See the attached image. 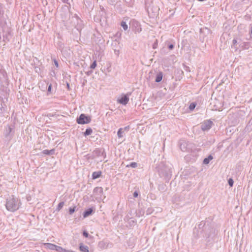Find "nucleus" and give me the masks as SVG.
<instances>
[{
  "instance_id": "09e8293b",
  "label": "nucleus",
  "mask_w": 252,
  "mask_h": 252,
  "mask_svg": "<svg viewBox=\"0 0 252 252\" xmlns=\"http://www.w3.org/2000/svg\"><path fill=\"white\" fill-rule=\"evenodd\" d=\"M144 211H140V213L142 215H144Z\"/></svg>"
},
{
  "instance_id": "c85d7f7f",
  "label": "nucleus",
  "mask_w": 252,
  "mask_h": 252,
  "mask_svg": "<svg viewBox=\"0 0 252 252\" xmlns=\"http://www.w3.org/2000/svg\"><path fill=\"white\" fill-rule=\"evenodd\" d=\"M128 6H131L133 4L132 0H124Z\"/></svg>"
},
{
  "instance_id": "49530a36",
  "label": "nucleus",
  "mask_w": 252,
  "mask_h": 252,
  "mask_svg": "<svg viewBox=\"0 0 252 252\" xmlns=\"http://www.w3.org/2000/svg\"><path fill=\"white\" fill-rule=\"evenodd\" d=\"M236 167L239 169V168L240 169L241 168V166L240 165H239V164H237V166H236Z\"/></svg>"
},
{
  "instance_id": "c03bdc74",
  "label": "nucleus",
  "mask_w": 252,
  "mask_h": 252,
  "mask_svg": "<svg viewBox=\"0 0 252 252\" xmlns=\"http://www.w3.org/2000/svg\"><path fill=\"white\" fill-rule=\"evenodd\" d=\"M63 2L68 3V0H61Z\"/></svg>"
},
{
  "instance_id": "bb28decb",
  "label": "nucleus",
  "mask_w": 252,
  "mask_h": 252,
  "mask_svg": "<svg viewBox=\"0 0 252 252\" xmlns=\"http://www.w3.org/2000/svg\"><path fill=\"white\" fill-rule=\"evenodd\" d=\"M75 210H76V206L69 208V214H70V215L72 214L75 211Z\"/></svg>"
},
{
  "instance_id": "72a5a7b5",
  "label": "nucleus",
  "mask_w": 252,
  "mask_h": 252,
  "mask_svg": "<svg viewBox=\"0 0 252 252\" xmlns=\"http://www.w3.org/2000/svg\"><path fill=\"white\" fill-rule=\"evenodd\" d=\"M118 44H119V42H118V41L117 40H115L114 41H113L112 45L113 46H116Z\"/></svg>"
},
{
  "instance_id": "a18cd8bd",
  "label": "nucleus",
  "mask_w": 252,
  "mask_h": 252,
  "mask_svg": "<svg viewBox=\"0 0 252 252\" xmlns=\"http://www.w3.org/2000/svg\"><path fill=\"white\" fill-rule=\"evenodd\" d=\"M232 42L233 44L235 45L237 43V40L236 39H233Z\"/></svg>"
},
{
  "instance_id": "4be33fe9",
  "label": "nucleus",
  "mask_w": 252,
  "mask_h": 252,
  "mask_svg": "<svg viewBox=\"0 0 252 252\" xmlns=\"http://www.w3.org/2000/svg\"><path fill=\"white\" fill-rule=\"evenodd\" d=\"M126 167L134 168L137 167V163L135 162H132L129 164L126 165Z\"/></svg>"
},
{
  "instance_id": "2eb2a0df",
  "label": "nucleus",
  "mask_w": 252,
  "mask_h": 252,
  "mask_svg": "<svg viewBox=\"0 0 252 252\" xmlns=\"http://www.w3.org/2000/svg\"><path fill=\"white\" fill-rule=\"evenodd\" d=\"M55 153V150L54 149L49 150H44L42 151V153L46 155H53Z\"/></svg>"
},
{
  "instance_id": "9d476101",
  "label": "nucleus",
  "mask_w": 252,
  "mask_h": 252,
  "mask_svg": "<svg viewBox=\"0 0 252 252\" xmlns=\"http://www.w3.org/2000/svg\"><path fill=\"white\" fill-rule=\"evenodd\" d=\"M95 208L94 207H90L83 212V216L84 218H86L89 216L91 215L94 212Z\"/></svg>"
},
{
  "instance_id": "c9c22d12",
  "label": "nucleus",
  "mask_w": 252,
  "mask_h": 252,
  "mask_svg": "<svg viewBox=\"0 0 252 252\" xmlns=\"http://www.w3.org/2000/svg\"><path fill=\"white\" fill-rule=\"evenodd\" d=\"M114 53L117 56H118L120 53L119 50H117L116 49H115L114 50Z\"/></svg>"
},
{
  "instance_id": "9b49d317",
  "label": "nucleus",
  "mask_w": 252,
  "mask_h": 252,
  "mask_svg": "<svg viewBox=\"0 0 252 252\" xmlns=\"http://www.w3.org/2000/svg\"><path fill=\"white\" fill-rule=\"evenodd\" d=\"M93 193L94 195L99 196L101 197L103 193V189L102 187H95L93 190Z\"/></svg>"
},
{
  "instance_id": "e433bc0d",
  "label": "nucleus",
  "mask_w": 252,
  "mask_h": 252,
  "mask_svg": "<svg viewBox=\"0 0 252 252\" xmlns=\"http://www.w3.org/2000/svg\"><path fill=\"white\" fill-rule=\"evenodd\" d=\"M133 196H134V197H138V192L137 191H136H136H135L133 192Z\"/></svg>"
},
{
  "instance_id": "a878e982",
  "label": "nucleus",
  "mask_w": 252,
  "mask_h": 252,
  "mask_svg": "<svg viewBox=\"0 0 252 252\" xmlns=\"http://www.w3.org/2000/svg\"><path fill=\"white\" fill-rule=\"evenodd\" d=\"M63 205H64V202L62 201V202H60L57 206L56 210L58 211H59L61 209H62Z\"/></svg>"
},
{
  "instance_id": "20e7f679",
  "label": "nucleus",
  "mask_w": 252,
  "mask_h": 252,
  "mask_svg": "<svg viewBox=\"0 0 252 252\" xmlns=\"http://www.w3.org/2000/svg\"><path fill=\"white\" fill-rule=\"evenodd\" d=\"M91 121V117L87 116L85 114H81L76 119L77 123L81 125L89 124Z\"/></svg>"
},
{
  "instance_id": "1a4fd4ad",
  "label": "nucleus",
  "mask_w": 252,
  "mask_h": 252,
  "mask_svg": "<svg viewBox=\"0 0 252 252\" xmlns=\"http://www.w3.org/2000/svg\"><path fill=\"white\" fill-rule=\"evenodd\" d=\"M12 128L9 126L5 127L3 134L5 137L7 139H10L12 138L13 136V133H12Z\"/></svg>"
},
{
  "instance_id": "7ed1b4c3",
  "label": "nucleus",
  "mask_w": 252,
  "mask_h": 252,
  "mask_svg": "<svg viewBox=\"0 0 252 252\" xmlns=\"http://www.w3.org/2000/svg\"><path fill=\"white\" fill-rule=\"evenodd\" d=\"M180 149L184 152H191L195 149V145L189 141L181 140L179 142Z\"/></svg>"
},
{
  "instance_id": "f03ea898",
  "label": "nucleus",
  "mask_w": 252,
  "mask_h": 252,
  "mask_svg": "<svg viewBox=\"0 0 252 252\" xmlns=\"http://www.w3.org/2000/svg\"><path fill=\"white\" fill-rule=\"evenodd\" d=\"M20 204V200L14 195H11L7 198L5 206L8 211L15 212L19 208Z\"/></svg>"
},
{
  "instance_id": "3c124183",
  "label": "nucleus",
  "mask_w": 252,
  "mask_h": 252,
  "mask_svg": "<svg viewBox=\"0 0 252 252\" xmlns=\"http://www.w3.org/2000/svg\"><path fill=\"white\" fill-rule=\"evenodd\" d=\"M251 34L252 36V28H251Z\"/></svg>"
},
{
  "instance_id": "cd10ccee",
  "label": "nucleus",
  "mask_w": 252,
  "mask_h": 252,
  "mask_svg": "<svg viewBox=\"0 0 252 252\" xmlns=\"http://www.w3.org/2000/svg\"><path fill=\"white\" fill-rule=\"evenodd\" d=\"M97 65L96 61H94L93 62V63L90 65V68L94 69Z\"/></svg>"
},
{
  "instance_id": "37998d69",
  "label": "nucleus",
  "mask_w": 252,
  "mask_h": 252,
  "mask_svg": "<svg viewBox=\"0 0 252 252\" xmlns=\"http://www.w3.org/2000/svg\"><path fill=\"white\" fill-rule=\"evenodd\" d=\"M66 87H67V88L68 90H70V85H69V84L68 82H66Z\"/></svg>"
},
{
  "instance_id": "5701e85b",
  "label": "nucleus",
  "mask_w": 252,
  "mask_h": 252,
  "mask_svg": "<svg viewBox=\"0 0 252 252\" xmlns=\"http://www.w3.org/2000/svg\"><path fill=\"white\" fill-rule=\"evenodd\" d=\"M121 26L123 27L124 30L126 31L128 29V26L126 22L125 21H122L121 23Z\"/></svg>"
},
{
  "instance_id": "6ab92c4d",
  "label": "nucleus",
  "mask_w": 252,
  "mask_h": 252,
  "mask_svg": "<svg viewBox=\"0 0 252 252\" xmlns=\"http://www.w3.org/2000/svg\"><path fill=\"white\" fill-rule=\"evenodd\" d=\"M93 130L91 127L87 128L85 131L84 132V135L85 136H89L92 134Z\"/></svg>"
},
{
  "instance_id": "b1692460",
  "label": "nucleus",
  "mask_w": 252,
  "mask_h": 252,
  "mask_svg": "<svg viewBox=\"0 0 252 252\" xmlns=\"http://www.w3.org/2000/svg\"><path fill=\"white\" fill-rule=\"evenodd\" d=\"M124 132V131L123 130L122 128H120L119 129L118 132H117V135L118 138H122L123 135H122V133Z\"/></svg>"
},
{
  "instance_id": "f704fd0d",
  "label": "nucleus",
  "mask_w": 252,
  "mask_h": 252,
  "mask_svg": "<svg viewBox=\"0 0 252 252\" xmlns=\"http://www.w3.org/2000/svg\"><path fill=\"white\" fill-rule=\"evenodd\" d=\"M174 47V45L173 44H170L168 45V48L169 50L173 49Z\"/></svg>"
},
{
  "instance_id": "a19ab883",
  "label": "nucleus",
  "mask_w": 252,
  "mask_h": 252,
  "mask_svg": "<svg viewBox=\"0 0 252 252\" xmlns=\"http://www.w3.org/2000/svg\"><path fill=\"white\" fill-rule=\"evenodd\" d=\"M54 63L56 67H58L59 66V63L57 61L54 60Z\"/></svg>"
},
{
  "instance_id": "4c0bfd02",
  "label": "nucleus",
  "mask_w": 252,
  "mask_h": 252,
  "mask_svg": "<svg viewBox=\"0 0 252 252\" xmlns=\"http://www.w3.org/2000/svg\"><path fill=\"white\" fill-rule=\"evenodd\" d=\"M152 212V209H150V208H148L147 209V212H146V215H148L149 214H150Z\"/></svg>"
},
{
  "instance_id": "39448f33",
  "label": "nucleus",
  "mask_w": 252,
  "mask_h": 252,
  "mask_svg": "<svg viewBox=\"0 0 252 252\" xmlns=\"http://www.w3.org/2000/svg\"><path fill=\"white\" fill-rule=\"evenodd\" d=\"M130 27L132 31L135 33H140L141 32L142 28L140 23L135 20H131L130 22Z\"/></svg>"
},
{
  "instance_id": "a211bd4d",
  "label": "nucleus",
  "mask_w": 252,
  "mask_h": 252,
  "mask_svg": "<svg viewBox=\"0 0 252 252\" xmlns=\"http://www.w3.org/2000/svg\"><path fill=\"white\" fill-rule=\"evenodd\" d=\"M103 152H104V150H102L101 149H96L94 151V154L96 156H97L98 157H100V156H102V155L103 154Z\"/></svg>"
},
{
  "instance_id": "f257e3e1",
  "label": "nucleus",
  "mask_w": 252,
  "mask_h": 252,
  "mask_svg": "<svg viewBox=\"0 0 252 252\" xmlns=\"http://www.w3.org/2000/svg\"><path fill=\"white\" fill-rule=\"evenodd\" d=\"M172 165L161 162L156 167L159 176L168 181L172 176Z\"/></svg>"
},
{
  "instance_id": "c756f323",
  "label": "nucleus",
  "mask_w": 252,
  "mask_h": 252,
  "mask_svg": "<svg viewBox=\"0 0 252 252\" xmlns=\"http://www.w3.org/2000/svg\"><path fill=\"white\" fill-rule=\"evenodd\" d=\"M228 183L230 187H232L234 184L233 180L232 178H229L228 180Z\"/></svg>"
},
{
  "instance_id": "58836bf2",
  "label": "nucleus",
  "mask_w": 252,
  "mask_h": 252,
  "mask_svg": "<svg viewBox=\"0 0 252 252\" xmlns=\"http://www.w3.org/2000/svg\"><path fill=\"white\" fill-rule=\"evenodd\" d=\"M73 18H75L78 21H81V20L79 18V17L76 14H75L74 16L73 17Z\"/></svg>"
},
{
  "instance_id": "de8ad7c7",
  "label": "nucleus",
  "mask_w": 252,
  "mask_h": 252,
  "mask_svg": "<svg viewBox=\"0 0 252 252\" xmlns=\"http://www.w3.org/2000/svg\"><path fill=\"white\" fill-rule=\"evenodd\" d=\"M64 252H73L72 251L65 250Z\"/></svg>"
},
{
  "instance_id": "ddd939ff",
  "label": "nucleus",
  "mask_w": 252,
  "mask_h": 252,
  "mask_svg": "<svg viewBox=\"0 0 252 252\" xmlns=\"http://www.w3.org/2000/svg\"><path fill=\"white\" fill-rule=\"evenodd\" d=\"M79 250L82 252H89V247L87 246H85L83 243L79 244Z\"/></svg>"
},
{
  "instance_id": "ea45409f",
  "label": "nucleus",
  "mask_w": 252,
  "mask_h": 252,
  "mask_svg": "<svg viewBox=\"0 0 252 252\" xmlns=\"http://www.w3.org/2000/svg\"><path fill=\"white\" fill-rule=\"evenodd\" d=\"M157 46H158V43H157V41L156 42H155V43L153 44V48L154 49H155V48H157Z\"/></svg>"
},
{
  "instance_id": "412c9836",
  "label": "nucleus",
  "mask_w": 252,
  "mask_h": 252,
  "mask_svg": "<svg viewBox=\"0 0 252 252\" xmlns=\"http://www.w3.org/2000/svg\"><path fill=\"white\" fill-rule=\"evenodd\" d=\"M197 103L195 102H191L189 105V109L190 111H193L196 106Z\"/></svg>"
},
{
  "instance_id": "7c9ffc66",
  "label": "nucleus",
  "mask_w": 252,
  "mask_h": 252,
  "mask_svg": "<svg viewBox=\"0 0 252 252\" xmlns=\"http://www.w3.org/2000/svg\"><path fill=\"white\" fill-rule=\"evenodd\" d=\"M83 235L85 238H88L89 237V234L88 233V232L87 231L84 230L83 231Z\"/></svg>"
},
{
  "instance_id": "f8f14e48",
  "label": "nucleus",
  "mask_w": 252,
  "mask_h": 252,
  "mask_svg": "<svg viewBox=\"0 0 252 252\" xmlns=\"http://www.w3.org/2000/svg\"><path fill=\"white\" fill-rule=\"evenodd\" d=\"M0 99L1 100V102H0V113H3L6 111V106L3 104V98L0 95Z\"/></svg>"
},
{
  "instance_id": "6e6552de",
  "label": "nucleus",
  "mask_w": 252,
  "mask_h": 252,
  "mask_svg": "<svg viewBox=\"0 0 252 252\" xmlns=\"http://www.w3.org/2000/svg\"><path fill=\"white\" fill-rule=\"evenodd\" d=\"M200 36L202 37L203 40H204L205 37H206L209 34L212 33L211 31L207 27L201 28L199 30Z\"/></svg>"
},
{
  "instance_id": "423d86ee",
  "label": "nucleus",
  "mask_w": 252,
  "mask_h": 252,
  "mask_svg": "<svg viewBox=\"0 0 252 252\" xmlns=\"http://www.w3.org/2000/svg\"><path fill=\"white\" fill-rule=\"evenodd\" d=\"M213 125V123L210 120H206L201 123L200 128L203 131H207L211 128Z\"/></svg>"
},
{
  "instance_id": "4468645a",
  "label": "nucleus",
  "mask_w": 252,
  "mask_h": 252,
  "mask_svg": "<svg viewBox=\"0 0 252 252\" xmlns=\"http://www.w3.org/2000/svg\"><path fill=\"white\" fill-rule=\"evenodd\" d=\"M162 77H163L162 72H159L156 75L155 82L157 83L160 82L162 80Z\"/></svg>"
},
{
  "instance_id": "dca6fc26",
  "label": "nucleus",
  "mask_w": 252,
  "mask_h": 252,
  "mask_svg": "<svg viewBox=\"0 0 252 252\" xmlns=\"http://www.w3.org/2000/svg\"><path fill=\"white\" fill-rule=\"evenodd\" d=\"M101 171H95L92 174V178L93 179H96L99 178L101 175Z\"/></svg>"
},
{
  "instance_id": "aec40b11",
  "label": "nucleus",
  "mask_w": 252,
  "mask_h": 252,
  "mask_svg": "<svg viewBox=\"0 0 252 252\" xmlns=\"http://www.w3.org/2000/svg\"><path fill=\"white\" fill-rule=\"evenodd\" d=\"M46 245L48 249H49L50 250H55V249L56 248V247L57 246L55 244H53L51 243H47Z\"/></svg>"
},
{
  "instance_id": "0eeeda50",
  "label": "nucleus",
  "mask_w": 252,
  "mask_h": 252,
  "mask_svg": "<svg viewBox=\"0 0 252 252\" xmlns=\"http://www.w3.org/2000/svg\"><path fill=\"white\" fill-rule=\"evenodd\" d=\"M130 95L131 93H127L126 94H123L121 97L118 99V102L123 105H126L129 101V96Z\"/></svg>"
},
{
  "instance_id": "79ce46f5",
  "label": "nucleus",
  "mask_w": 252,
  "mask_h": 252,
  "mask_svg": "<svg viewBox=\"0 0 252 252\" xmlns=\"http://www.w3.org/2000/svg\"><path fill=\"white\" fill-rule=\"evenodd\" d=\"M93 71L92 70L88 71L86 72V74L88 76L90 75L92 73Z\"/></svg>"
},
{
  "instance_id": "8fccbe9b",
  "label": "nucleus",
  "mask_w": 252,
  "mask_h": 252,
  "mask_svg": "<svg viewBox=\"0 0 252 252\" xmlns=\"http://www.w3.org/2000/svg\"><path fill=\"white\" fill-rule=\"evenodd\" d=\"M111 1L114 3L116 2V0H111Z\"/></svg>"
},
{
  "instance_id": "f3484780",
  "label": "nucleus",
  "mask_w": 252,
  "mask_h": 252,
  "mask_svg": "<svg viewBox=\"0 0 252 252\" xmlns=\"http://www.w3.org/2000/svg\"><path fill=\"white\" fill-rule=\"evenodd\" d=\"M213 157L211 155H209L208 157L205 158L203 159V164H208L210 162V161L212 159H213Z\"/></svg>"
},
{
  "instance_id": "2f4dec72",
  "label": "nucleus",
  "mask_w": 252,
  "mask_h": 252,
  "mask_svg": "<svg viewBox=\"0 0 252 252\" xmlns=\"http://www.w3.org/2000/svg\"><path fill=\"white\" fill-rule=\"evenodd\" d=\"M205 224V222L203 221H202L200 222V223L198 225V228L199 229L203 228Z\"/></svg>"
},
{
  "instance_id": "473e14b6",
  "label": "nucleus",
  "mask_w": 252,
  "mask_h": 252,
  "mask_svg": "<svg viewBox=\"0 0 252 252\" xmlns=\"http://www.w3.org/2000/svg\"><path fill=\"white\" fill-rule=\"evenodd\" d=\"M52 88V84H50L48 86V89H47V92H48V93H51Z\"/></svg>"
},
{
  "instance_id": "393cba45",
  "label": "nucleus",
  "mask_w": 252,
  "mask_h": 252,
  "mask_svg": "<svg viewBox=\"0 0 252 252\" xmlns=\"http://www.w3.org/2000/svg\"><path fill=\"white\" fill-rule=\"evenodd\" d=\"M55 250L58 252H64L65 250L62 247L58 246H56Z\"/></svg>"
}]
</instances>
